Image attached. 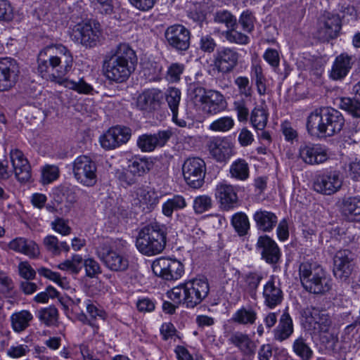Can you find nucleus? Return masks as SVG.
<instances>
[{"label":"nucleus","instance_id":"obj_1","mask_svg":"<svg viewBox=\"0 0 360 360\" xmlns=\"http://www.w3.org/2000/svg\"><path fill=\"white\" fill-rule=\"evenodd\" d=\"M72 64L73 56L67 47L62 44L48 46L38 55L37 72L47 81L63 86L79 94H89L93 88L82 78L75 81L65 77L70 71Z\"/></svg>","mask_w":360,"mask_h":360},{"label":"nucleus","instance_id":"obj_2","mask_svg":"<svg viewBox=\"0 0 360 360\" xmlns=\"http://www.w3.org/2000/svg\"><path fill=\"white\" fill-rule=\"evenodd\" d=\"M136 52L126 43L119 44L107 53L103 61V71L105 77L115 83L125 82L136 69Z\"/></svg>","mask_w":360,"mask_h":360},{"label":"nucleus","instance_id":"obj_3","mask_svg":"<svg viewBox=\"0 0 360 360\" xmlns=\"http://www.w3.org/2000/svg\"><path fill=\"white\" fill-rule=\"evenodd\" d=\"M345 119L340 112L334 108L316 109L307 117V129L316 136H332L343 128Z\"/></svg>","mask_w":360,"mask_h":360},{"label":"nucleus","instance_id":"obj_4","mask_svg":"<svg viewBox=\"0 0 360 360\" xmlns=\"http://www.w3.org/2000/svg\"><path fill=\"white\" fill-rule=\"evenodd\" d=\"M298 271L300 282L306 291L323 295L331 290L332 279L321 265L304 262L300 264Z\"/></svg>","mask_w":360,"mask_h":360},{"label":"nucleus","instance_id":"obj_5","mask_svg":"<svg viewBox=\"0 0 360 360\" xmlns=\"http://www.w3.org/2000/svg\"><path fill=\"white\" fill-rule=\"evenodd\" d=\"M136 246L142 254L151 256L161 253L166 246V233L163 226L152 223L139 232Z\"/></svg>","mask_w":360,"mask_h":360},{"label":"nucleus","instance_id":"obj_6","mask_svg":"<svg viewBox=\"0 0 360 360\" xmlns=\"http://www.w3.org/2000/svg\"><path fill=\"white\" fill-rule=\"evenodd\" d=\"M189 91L191 99L200 105L205 114L216 115L226 108L224 96L218 91L206 89L197 84L191 85Z\"/></svg>","mask_w":360,"mask_h":360},{"label":"nucleus","instance_id":"obj_7","mask_svg":"<svg viewBox=\"0 0 360 360\" xmlns=\"http://www.w3.org/2000/svg\"><path fill=\"white\" fill-rule=\"evenodd\" d=\"M72 173L76 181L87 187H92L97 183V166L87 155H79L72 162Z\"/></svg>","mask_w":360,"mask_h":360},{"label":"nucleus","instance_id":"obj_8","mask_svg":"<svg viewBox=\"0 0 360 360\" xmlns=\"http://www.w3.org/2000/svg\"><path fill=\"white\" fill-rule=\"evenodd\" d=\"M333 275L337 280L349 284L354 278L353 254L348 250L338 251L333 257Z\"/></svg>","mask_w":360,"mask_h":360},{"label":"nucleus","instance_id":"obj_9","mask_svg":"<svg viewBox=\"0 0 360 360\" xmlns=\"http://www.w3.org/2000/svg\"><path fill=\"white\" fill-rule=\"evenodd\" d=\"M302 325L313 333H328L332 326V320L325 310L307 308L302 313Z\"/></svg>","mask_w":360,"mask_h":360},{"label":"nucleus","instance_id":"obj_10","mask_svg":"<svg viewBox=\"0 0 360 360\" xmlns=\"http://www.w3.org/2000/svg\"><path fill=\"white\" fill-rule=\"evenodd\" d=\"M101 34V26L98 22L89 21L79 23L72 29V39L86 48L95 46Z\"/></svg>","mask_w":360,"mask_h":360},{"label":"nucleus","instance_id":"obj_11","mask_svg":"<svg viewBox=\"0 0 360 360\" xmlns=\"http://www.w3.org/2000/svg\"><path fill=\"white\" fill-rule=\"evenodd\" d=\"M182 172L189 186L199 188L204 184L206 164L202 159L197 157L186 159L182 166Z\"/></svg>","mask_w":360,"mask_h":360},{"label":"nucleus","instance_id":"obj_12","mask_svg":"<svg viewBox=\"0 0 360 360\" xmlns=\"http://www.w3.org/2000/svg\"><path fill=\"white\" fill-rule=\"evenodd\" d=\"M153 273L166 281H176L184 274V264L176 259L160 257L152 264Z\"/></svg>","mask_w":360,"mask_h":360},{"label":"nucleus","instance_id":"obj_13","mask_svg":"<svg viewBox=\"0 0 360 360\" xmlns=\"http://www.w3.org/2000/svg\"><path fill=\"white\" fill-rule=\"evenodd\" d=\"M342 186V179L338 171H330L317 175L313 182L314 190L320 194L330 195L337 193Z\"/></svg>","mask_w":360,"mask_h":360},{"label":"nucleus","instance_id":"obj_14","mask_svg":"<svg viewBox=\"0 0 360 360\" xmlns=\"http://www.w3.org/2000/svg\"><path fill=\"white\" fill-rule=\"evenodd\" d=\"M186 307L193 308L207 297L210 285L206 278H195L186 282Z\"/></svg>","mask_w":360,"mask_h":360},{"label":"nucleus","instance_id":"obj_15","mask_svg":"<svg viewBox=\"0 0 360 360\" xmlns=\"http://www.w3.org/2000/svg\"><path fill=\"white\" fill-rule=\"evenodd\" d=\"M96 254L111 271H123L128 268V259L122 254L112 250L107 242L102 243L97 248Z\"/></svg>","mask_w":360,"mask_h":360},{"label":"nucleus","instance_id":"obj_16","mask_svg":"<svg viewBox=\"0 0 360 360\" xmlns=\"http://www.w3.org/2000/svg\"><path fill=\"white\" fill-rule=\"evenodd\" d=\"M150 162L146 159L134 158L130 161L127 169L117 170L116 177L122 184L132 185L150 170Z\"/></svg>","mask_w":360,"mask_h":360},{"label":"nucleus","instance_id":"obj_17","mask_svg":"<svg viewBox=\"0 0 360 360\" xmlns=\"http://www.w3.org/2000/svg\"><path fill=\"white\" fill-rule=\"evenodd\" d=\"M165 39L169 46L178 52L187 51L191 44V32L184 25L176 24L167 28Z\"/></svg>","mask_w":360,"mask_h":360},{"label":"nucleus","instance_id":"obj_18","mask_svg":"<svg viewBox=\"0 0 360 360\" xmlns=\"http://www.w3.org/2000/svg\"><path fill=\"white\" fill-rule=\"evenodd\" d=\"M342 28V22L338 15L326 13L319 20L317 37L323 41L338 37Z\"/></svg>","mask_w":360,"mask_h":360},{"label":"nucleus","instance_id":"obj_19","mask_svg":"<svg viewBox=\"0 0 360 360\" xmlns=\"http://www.w3.org/2000/svg\"><path fill=\"white\" fill-rule=\"evenodd\" d=\"M240 55L234 48L221 47L214 55V65L218 72L227 74L238 64Z\"/></svg>","mask_w":360,"mask_h":360},{"label":"nucleus","instance_id":"obj_20","mask_svg":"<svg viewBox=\"0 0 360 360\" xmlns=\"http://www.w3.org/2000/svg\"><path fill=\"white\" fill-rule=\"evenodd\" d=\"M20 69L15 60L11 58H0V91L11 89L16 84Z\"/></svg>","mask_w":360,"mask_h":360},{"label":"nucleus","instance_id":"obj_21","mask_svg":"<svg viewBox=\"0 0 360 360\" xmlns=\"http://www.w3.org/2000/svg\"><path fill=\"white\" fill-rule=\"evenodd\" d=\"M131 135V129L129 127L116 126L109 129L101 136L100 142L103 148L108 150L114 149L126 143Z\"/></svg>","mask_w":360,"mask_h":360},{"label":"nucleus","instance_id":"obj_22","mask_svg":"<svg viewBox=\"0 0 360 360\" xmlns=\"http://www.w3.org/2000/svg\"><path fill=\"white\" fill-rule=\"evenodd\" d=\"M9 158L18 180L21 182L28 181L32 176L31 166L23 152L17 148H11Z\"/></svg>","mask_w":360,"mask_h":360},{"label":"nucleus","instance_id":"obj_23","mask_svg":"<svg viewBox=\"0 0 360 360\" xmlns=\"http://www.w3.org/2000/svg\"><path fill=\"white\" fill-rule=\"evenodd\" d=\"M172 136L170 130L159 131L153 134H144L137 139V146L142 152L153 151L157 147H162Z\"/></svg>","mask_w":360,"mask_h":360},{"label":"nucleus","instance_id":"obj_24","mask_svg":"<svg viewBox=\"0 0 360 360\" xmlns=\"http://www.w3.org/2000/svg\"><path fill=\"white\" fill-rule=\"evenodd\" d=\"M300 156L303 161L309 165H318L325 162L330 156L328 148L319 144H310L301 146Z\"/></svg>","mask_w":360,"mask_h":360},{"label":"nucleus","instance_id":"obj_25","mask_svg":"<svg viewBox=\"0 0 360 360\" xmlns=\"http://www.w3.org/2000/svg\"><path fill=\"white\" fill-rule=\"evenodd\" d=\"M257 250L260 252L262 259L266 263L275 264L280 260L281 253L277 243L269 236L265 235L258 238Z\"/></svg>","mask_w":360,"mask_h":360},{"label":"nucleus","instance_id":"obj_26","mask_svg":"<svg viewBox=\"0 0 360 360\" xmlns=\"http://www.w3.org/2000/svg\"><path fill=\"white\" fill-rule=\"evenodd\" d=\"M164 94L158 89H151L141 94L136 101V105L141 110L153 112L160 108Z\"/></svg>","mask_w":360,"mask_h":360},{"label":"nucleus","instance_id":"obj_27","mask_svg":"<svg viewBox=\"0 0 360 360\" xmlns=\"http://www.w3.org/2000/svg\"><path fill=\"white\" fill-rule=\"evenodd\" d=\"M215 198L220 204V207L226 211L236 207L238 195L235 188L226 183H219L215 188Z\"/></svg>","mask_w":360,"mask_h":360},{"label":"nucleus","instance_id":"obj_28","mask_svg":"<svg viewBox=\"0 0 360 360\" xmlns=\"http://www.w3.org/2000/svg\"><path fill=\"white\" fill-rule=\"evenodd\" d=\"M208 148L211 155L218 162L226 161L233 154L231 143L224 138L212 139L209 142Z\"/></svg>","mask_w":360,"mask_h":360},{"label":"nucleus","instance_id":"obj_29","mask_svg":"<svg viewBox=\"0 0 360 360\" xmlns=\"http://www.w3.org/2000/svg\"><path fill=\"white\" fill-rule=\"evenodd\" d=\"M263 297L264 304L270 309L279 305L283 299V293L280 284L276 283L273 277L263 287Z\"/></svg>","mask_w":360,"mask_h":360},{"label":"nucleus","instance_id":"obj_30","mask_svg":"<svg viewBox=\"0 0 360 360\" xmlns=\"http://www.w3.org/2000/svg\"><path fill=\"white\" fill-rule=\"evenodd\" d=\"M8 248L21 254H23L31 259L37 257L39 254V248L37 243L25 238L18 237L13 239L8 243Z\"/></svg>","mask_w":360,"mask_h":360},{"label":"nucleus","instance_id":"obj_31","mask_svg":"<svg viewBox=\"0 0 360 360\" xmlns=\"http://www.w3.org/2000/svg\"><path fill=\"white\" fill-rule=\"evenodd\" d=\"M352 66V57L347 53H342L336 57L330 77L335 80L342 79L347 75Z\"/></svg>","mask_w":360,"mask_h":360},{"label":"nucleus","instance_id":"obj_32","mask_svg":"<svg viewBox=\"0 0 360 360\" xmlns=\"http://www.w3.org/2000/svg\"><path fill=\"white\" fill-rule=\"evenodd\" d=\"M340 212L348 221H360V199L356 197L344 198L341 202Z\"/></svg>","mask_w":360,"mask_h":360},{"label":"nucleus","instance_id":"obj_33","mask_svg":"<svg viewBox=\"0 0 360 360\" xmlns=\"http://www.w3.org/2000/svg\"><path fill=\"white\" fill-rule=\"evenodd\" d=\"M253 219L257 229L264 232H270L278 223V217L274 212L263 210L255 212Z\"/></svg>","mask_w":360,"mask_h":360},{"label":"nucleus","instance_id":"obj_34","mask_svg":"<svg viewBox=\"0 0 360 360\" xmlns=\"http://www.w3.org/2000/svg\"><path fill=\"white\" fill-rule=\"evenodd\" d=\"M229 341L245 355H253L255 353L256 345L250 337L242 332H235L231 334Z\"/></svg>","mask_w":360,"mask_h":360},{"label":"nucleus","instance_id":"obj_35","mask_svg":"<svg viewBox=\"0 0 360 360\" xmlns=\"http://www.w3.org/2000/svg\"><path fill=\"white\" fill-rule=\"evenodd\" d=\"M137 200L143 210L150 212L158 205L160 196L153 189L148 188H139L136 191Z\"/></svg>","mask_w":360,"mask_h":360},{"label":"nucleus","instance_id":"obj_36","mask_svg":"<svg viewBox=\"0 0 360 360\" xmlns=\"http://www.w3.org/2000/svg\"><path fill=\"white\" fill-rule=\"evenodd\" d=\"M293 333V323L290 314L285 311L279 319V323L274 330V340L283 342Z\"/></svg>","mask_w":360,"mask_h":360},{"label":"nucleus","instance_id":"obj_37","mask_svg":"<svg viewBox=\"0 0 360 360\" xmlns=\"http://www.w3.org/2000/svg\"><path fill=\"white\" fill-rule=\"evenodd\" d=\"M257 319V313L252 307H242L232 316L231 320L240 325H253Z\"/></svg>","mask_w":360,"mask_h":360},{"label":"nucleus","instance_id":"obj_38","mask_svg":"<svg viewBox=\"0 0 360 360\" xmlns=\"http://www.w3.org/2000/svg\"><path fill=\"white\" fill-rule=\"evenodd\" d=\"M33 316L27 310H22L13 314L11 316V322L13 330L16 333L24 331L32 320Z\"/></svg>","mask_w":360,"mask_h":360},{"label":"nucleus","instance_id":"obj_39","mask_svg":"<svg viewBox=\"0 0 360 360\" xmlns=\"http://www.w3.org/2000/svg\"><path fill=\"white\" fill-rule=\"evenodd\" d=\"M187 206V202L184 196L181 195H174L172 198H168L162 207V214L167 217H172L174 212L183 210Z\"/></svg>","mask_w":360,"mask_h":360},{"label":"nucleus","instance_id":"obj_40","mask_svg":"<svg viewBox=\"0 0 360 360\" xmlns=\"http://www.w3.org/2000/svg\"><path fill=\"white\" fill-rule=\"evenodd\" d=\"M338 107L354 117H360V98L356 95L353 98L341 97L338 98Z\"/></svg>","mask_w":360,"mask_h":360},{"label":"nucleus","instance_id":"obj_41","mask_svg":"<svg viewBox=\"0 0 360 360\" xmlns=\"http://www.w3.org/2000/svg\"><path fill=\"white\" fill-rule=\"evenodd\" d=\"M262 278V274L258 272H248L243 276L244 290L253 299L256 298L257 290Z\"/></svg>","mask_w":360,"mask_h":360},{"label":"nucleus","instance_id":"obj_42","mask_svg":"<svg viewBox=\"0 0 360 360\" xmlns=\"http://www.w3.org/2000/svg\"><path fill=\"white\" fill-rule=\"evenodd\" d=\"M229 173L236 180L245 181L249 177V165L245 160L239 158L231 164Z\"/></svg>","mask_w":360,"mask_h":360},{"label":"nucleus","instance_id":"obj_43","mask_svg":"<svg viewBox=\"0 0 360 360\" xmlns=\"http://www.w3.org/2000/svg\"><path fill=\"white\" fill-rule=\"evenodd\" d=\"M292 350L302 360H310L313 351L302 335L298 337L292 343Z\"/></svg>","mask_w":360,"mask_h":360},{"label":"nucleus","instance_id":"obj_44","mask_svg":"<svg viewBox=\"0 0 360 360\" xmlns=\"http://www.w3.org/2000/svg\"><path fill=\"white\" fill-rule=\"evenodd\" d=\"M231 224L239 236L248 233L250 229V222L248 216L243 212H238L232 216Z\"/></svg>","mask_w":360,"mask_h":360},{"label":"nucleus","instance_id":"obj_45","mask_svg":"<svg viewBox=\"0 0 360 360\" xmlns=\"http://www.w3.org/2000/svg\"><path fill=\"white\" fill-rule=\"evenodd\" d=\"M268 121V112L263 108H255L251 112L250 122L257 130H263Z\"/></svg>","mask_w":360,"mask_h":360},{"label":"nucleus","instance_id":"obj_46","mask_svg":"<svg viewBox=\"0 0 360 360\" xmlns=\"http://www.w3.org/2000/svg\"><path fill=\"white\" fill-rule=\"evenodd\" d=\"M164 97L172 112L178 111L181 98L180 89L176 87H169L164 94Z\"/></svg>","mask_w":360,"mask_h":360},{"label":"nucleus","instance_id":"obj_47","mask_svg":"<svg viewBox=\"0 0 360 360\" xmlns=\"http://www.w3.org/2000/svg\"><path fill=\"white\" fill-rule=\"evenodd\" d=\"M223 36L229 42L239 45H246L250 41V37L248 35L238 31L234 27L224 32Z\"/></svg>","mask_w":360,"mask_h":360},{"label":"nucleus","instance_id":"obj_48","mask_svg":"<svg viewBox=\"0 0 360 360\" xmlns=\"http://www.w3.org/2000/svg\"><path fill=\"white\" fill-rule=\"evenodd\" d=\"M212 207V200L207 195H202L195 197L193 200V208L197 214H202Z\"/></svg>","mask_w":360,"mask_h":360},{"label":"nucleus","instance_id":"obj_49","mask_svg":"<svg viewBox=\"0 0 360 360\" xmlns=\"http://www.w3.org/2000/svg\"><path fill=\"white\" fill-rule=\"evenodd\" d=\"M83 259L79 255H75L71 259H67L58 265L61 270L70 271L74 274H78L83 265Z\"/></svg>","mask_w":360,"mask_h":360},{"label":"nucleus","instance_id":"obj_50","mask_svg":"<svg viewBox=\"0 0 360 360\" xmlns=\"http://www.w3.org/2000/svg\"><path fill=\"white\" fill-rule=\"evenodd\" d=\"M58 309L53 306L41 309L39 311V319L46 326H52L58 320Z\"/></svg>","mask_w":360,"mask_h":360},{"label":"nucleus","instance_id":"obj_51","mask_svg":"<svg viewBox=\"0 0 360 360\" xmlns=\"http://www.w3.org/2000/svg\"><path fill=\"white\" fill-rule=\"evenodd\" d=\"M234 121L232 117L226 116L221 117L212 122L209 129L214 131L226 132L233 128Z\"/></svg>","mask_w":360,"mask_h":360},{"label":"nucleus","instance_id":"obj_52","mask_svg":"<svg viewBox=\"0 0 360 360\" xmlns=\"http://www.w3.org/2000/svg\"><path fill=\"white\" fill-rule=\"evenodd\" d=\"M234 84L238 88L240 95L245 98L252 96L253 90L250 81L248 77L239 76L234 79Z\"/></svg>","mask_w":360,"mask_h":360},{"label":"nucleus","instance_id":"obj_53","mask_svg":"<svg viewBox=\"0 0 360 360\" xmlns=\"http://www.w3.org/2000/svg\"><path fill=\"white\" fill-rule=\"evenodd\" d=\"M59 176V169L55 165H46L41 170V182L42 184H49Z\"/></svg>","mask_w":360,"mask_h":360},{"label":"nucleus","instance_id":"obj_54","mask_svg":"<svg viewBox=\"0 0 360 360\" xmlns=\"http://www.w3.org/2000/svg\"><path fill=\"white\" fill-rule=\"evenodd\" d=\"M184 64L174 63H172L167 71V79L170 82H177L180 80L181 75L184 71Z\"/></svg>","mask_w":360,"mask_h":360},{"label":"nucleus","instance_id":"obj_55","mask_svg":"<svg viewBox=\"0 0 360 360\" xmlns=\"http://www.w3.org/2000/svg\"><path fill=\"white\" fill-rule=\"evenodd\" d=\"M169 297L176 304L183 303L186 306L187 293L186 290V283L183 285L172 288L169 293Z\"/></svg>","mask_w":360,"mask_h":360},{"label":"nucleus","instance_id":"obj_56","mask_svg":"<svg viewBox=\"0 0 360 360\" xmlns=\"http://www.w3.org/2000/svg\"><path fill=\"white\" fill-rule=\"evenodd\" d=\"M83 266L85 269L86 275L89 278H94L101 273L100 264L93 258L84 259Z\"/></svg>","mask_w":360,"mask_h":360},{"label":"nucleus","instance_id":"obj_57","mask_svg":"<svg viewBox=\"0 0 360 360\" xmlns=\"http://www.w3.org/2000/svg\"><path fill=\"white\" fill-rule=\"evenodd\" d=\"M214 21L216 22L225 24L228 28H231L236 25V19L227 11H220L217 12L214 15Z\"/></svg>","mask_w":360,"mask_h":360},{"label":"nucleus","instance_id":"obj_58","mask_svg":"<svg viewBox=\"0 0 360 360\" xmlns=\"http://www.w3.org/2000/svg\"><path fill=\"white\" fill-rule=\"evenodd\" d=\"M254 22L255 17L249 11H243L238 20V22L242 26L243 30L248 33H250L254 30Z\"/></svg>","mask_w":360,"mask_h":360},{"label":"nucleus","instance_id":"obj_59","mask_svg":"<svg viewBox=\"0 0 360 360\" xmlns=\"http://www.w3.org/2000/svg\"><path fill=\"white\" fill-rule=\"evenodd\" d=\"M86 308L90 319L94 321L97 318L104 320L106 317V313L102 309L98 308L91 300H87L86 302Z\"/></svg>","mask_w":360,"mask_h":360},{"label":"nucleus","instance_id":"obj_60","mask_svg":"<svg viewBox=\"0 0 360 360\" xmlns=\"http://www.w3.org/2000/svg\"><path fill=\"white\" fill-rule=\"evenodd\" d=\"M199 46L201 51L211 53L217 47V43L210 35L206 34L201 37Z\"/></svg>","mask_w":360,"mask_h":360},{"label":"nucleus","instance_id":"obj_61","mask_svg":"<svg viewBox=\"0 0 360 360\" xmlns=\"http://www.w3.org/2000/svg\"><path fill=\"white\" fill-rule=\"evenodd\" d=\"M20 276L25 280H32L36 276V271L27 262H21L18 264Z\"/></svg>","mask_w":360,"mask_h":360},{"label":"nucleus","instance_id":"obj_62","mask_svg":"<svg viewBox=\"0 0 360 360\" xmlns=\"http://www.w3.org/2000/svg\"><path fill=\"white\" fill-rule=\"evenodd\" d=\"M264 59L274 69L279 66L280 57L277 50L267 49L264 53Z\"/></svg>","mask_w":360,"mask_h":360},{"label":"nucleus","instance_id":"obj_63","mask_svg":"<svg viewBox=\"0 0 360 360\" xmlns=\"http://www.w3.org/2000/svg\"><path fill=\"white\" fill-rule=\"evenodd\" d=\"M44 245L46 250L54 255L60 253V248L58 238L54 236H47L44 239Z\"/></svg>","mask_w":360,"mask_h":360},{"label":"nucleus","instance_id":"obj_64","mask_svg":"<svg viewBox=\"0 0 360 360\" xmlns=\"http://www.w3.org/2000/svg\"><path fill=\"white\" fill-rule=\"evenodd\" d=\"M51 226L54 231L62 234L63 236H67L71 232V228L62 218H57L51 223Z\"/></svg>","mask_w":360,"mask_h":360}]
</instances>
